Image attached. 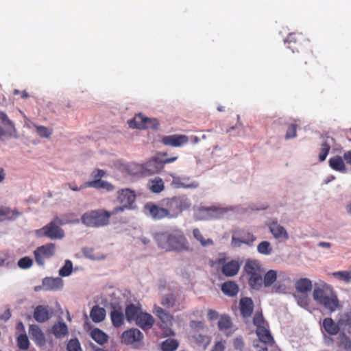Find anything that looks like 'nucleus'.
I'll use <instances>...</instances> for the list:
<instances>
[{
    "label": "nucleus",
    "instance_id": "61",
    "mask_svg": "<svg viewBox=\"0 0 351 351\" xmlns=\"http://www.w3.org/2000/svg\"><path fill=\"white\" fill-rule=\"evenodd\" d=\"M207 315L208 319L210 321H214L219 317L217 311L213 309H208Z\"/></svg>",
    "mask_w": 351,
    "mask_h": 351
},
{
    "label": "nucleus",
    "instance_id": "20",
    "mask_svg": "<svg viewBox=\"0 0 351 351\" xmlns=\"http://www.w3.org/2000/svg\"><path fill=\"white\" fill-rule=\"evenodd\" d=\"M337 319L341 331L351 335V310L339 314Z\"/></svg>",
    "mask_w": 351,
    "mask_h": 351
},
{
    "label": "nucleus",
    "instance_id": "29",
    "mask_svg": "<svg viewBox=\"0 0 351 351\" xmlns=\"http://www.w3.org/2000/svg\"><path fill=\"white\" fill-rule=\"evenodd\" d=\"M322 327L324 330L330 335H336L341 331L339 326L338 319L335 322L332 318L327 317L324 319L322 322Z\"/></svg>",
    "mask_w": 351,
    "mask_h": 351
},
{
    "label": "nucleus",
    "instance_id": "30",
    "mask_svg": "<svg viewBox=\"0 0 351 351\" xmlns=\"http://www.w3.org/2000/svg\"><path fill=\"white\" fill-rule=\"evenodd\" d=\"M240 268L239 263L236 261H231L225 263L221 267V272L226 276H235Z\"/></svg>",
    "mask_w": 351,
    "mask_h": 351
},
{
    "label": "nucleus",
    "instance_id": "42",
    "mask_svg": "<svg viewBox=\"0 0 351 351\" xmlns=\"http://www.w3.org/2000/svg\"><path fill=\"white\" fill-rule=\"evenodd\" d=\"M52 331L56 337L62 338L68 333V328L65 323L58 322L53 326Z\"/></svg>",
    "mask_w": 351,
    "mask_h": 351
},
{
    "label": "nucleus",
    "instance_id": "10",
    "mask_svg": "<svg viewBox=\"0 0 351 351\" xmlns=\"http://www.w3.org/2000/svg\"><path fill=\"white\" fill-rule=\"evenodd\" d=\"M256 239V237L248 230L238 229L232 233L231 245L234 247H239L242 244L252 246Z\"/></svg>",
    "mask_w": 351,
    "mask_h": 351
},
{
    "label": "nucleus",
    "instance_id": "50",
    "mask_svg": "<svg viewBox=\"0 0 351 351\" xmlns=\"http://www.w3.org/2000/svg\"><path fill=\"white\" fill-rule=\"evenodd\" d=\"M193 339L195 342L200 346H203L204 348L209 344L210 340L208 336L201 334H195L193 335Z\"/></svg>",
    "mask_w": 351,
    "mask_h": 351
},
{
    "label": "nucleus",
    "instance_id": "57",
    "mask_svg": "<svg viewBox=\"0 0 351 351\" xmlns=\"http://www.w3.org/2000/svg\"><path fill=\"white\" fill-rule=\"evenodd\" d=\"M297 125L296 124H291L289 125L287 133L285 135L286 139L295 138L297 135Z\"/></svg>",
    "mask_w": 351,
    "mask_h": 351
},
{
    "label": "nucleus",
    "instance_id": "44",
    "mask_svg": "<svg viewBox=\"0 0 351 351\" xmlns=\"http://www.w3.org/2000/svg\"><path fill=\"white\" fill-rule=\"evenodd\" d=\"M277 279V273L274 270L268 271L263 278V284L265 287H269L272 285Z\"/></svg>",
    "mask_w": 351,
    "mask_h": 351
},
{
    "label": "nucleus",
    "instance_id": "36",
    "mask_svg": "<svg viewBox=\"0 0 351 351\" xmlns=\"http://www.w3.org/2000/svg\"><path fill=\"white\" fill-rule=\"evenodd\" d=\"M221 291L225 295L233 297L238 293L239 287L233 281H227L222 284Z\"/></svg>",
    "mask_w": 351,
    "mask_h": 351
},
{
    "label": "nucleus",
    "instance_id": "48",
    "mask_svg": "<svg viewBox=\"0 0 351 351\" xmlns=\"http://www.w3.org/2000/svg\"><path fill=\"white\" fill-rule=\"evenodd\" d=\"M18 347L23 350H26L29 348V341L25 333L21 334L16 339Z\"/></svg>",
    "mask_w": 351,
    "mask_h": 351
},
{
    "label": "nucleus",
    "instance_id": "26",
    "mask_svg": "<svg viewBox=\"0 0 351 351\" xmlns=\"http://www.w3.org/2000/svg\"><path fill=\"white\" fill-rule=\"evenodd\" d=\"M240 312L243 317L251 316L254 309V302L250 298H242L239 302Z\"/></svg>",
    "mask_w": 351,
    "mask_h": 351
},
{
    "label": "nucleus",
    "instance_id": "37",
    "mask_svg": "<svg viewBox=\"0 0 351 351\" xmlns=\"http://www.w3.org/2000/svg\"><path fill=\"white\" fill-rule=\"evenodd\" d=\"M84 187H93L95 189H105L108 191L114 189V186L107 181L102 180H92L84 184Z\"/></svg>",
    "mask_w": 351,
    "mask_h": 351
},
{
    "label": "nucleus",
    "instance_id": "27",
    "mask_svg": "<svg viewBox=\"0 0 351 351\" xmlns=\"http://www.w3.org/2000/svg\"><path fill=\"white\" fill-rule=\"evenodd\" d=\"M256 333L261 342L269 346L274 343V338L268 328V325L256 328Z\"/></svg>",
    "mask_w": 351,
    "mask_h": 351
},
{
    "label": "nucleus",
    "instance_id": "45",
    "mask_svg": "<svg viewBox=\"0 0 351 351\" xmlns=\"http://www.w3.org/2000/svg\"><path fill=\"white\" fill-rule=\"evenodd\" d=\"M330 144L328 142V138L321 144L320 151L319 154V159L321 162L326 160L330 150Z\"/></svg>",
    "mask_w": 351,
    "mask_h": 351
},
{
    "label": "nucleus",
    "instance_id": "60",
    "mask_svg": "<svg viewBox=\"0 0 351 351\" xmlns=\"http://www.w3.org/2000/svg\"><path fill=\"white\" fill-rule=\"evenodd\" d=\"M234 347L237 350H241L244 347V342L241 337H237L234 340Z\"/></svg>",
    "mask_w": 351,
    "mask_h": 351
},
{
    "label": "nucleus",
    "instance_id": "63",
    "mask_svg": "<svg viewBox=\"0 0 351 351\" xmlns=\"http://www.w3.org/2000/svg\"><path fill=\"white\" fill-rule=\"evenodd\" d=\"M224 345L221 342L219 341L215 344L211 351H224Z\"/></svg>",
    "mask_w": 351,
    "mask_h": 351
},
{
    "label": "nucleus",
    "instance_id": "5",
    "mask_svg": "<svg viewBox=\"0 0 351 351\" xmlns=\"http://www.w3.org/2000/svg\"><path fill=\"white\" fill-rule=\"evenodd\" d=\"M65 223L66 222L58 217H56L52 221L47 223L41 229L38 230L36 234L39 237H46L51 239H61L64 237V232L60 226Z\"/></svg>",
    "mask_w": 351,
    "mask_h": 351
},
{
    "label": "nucleus",
    "instance_id": "7",
    "mask_svg": "<svg viewBox=\"0 0 351 351\" xmlns=\"http://www.w3.org/2000/svg\"><path fill=\"white\" fill-rule=\"evenodd\" d=\"M245 271L250 276L248 283L251 288L259 289L263 285V271L259 264L254 261H247Z\"/></svg>",
    "mask_w": 351,
    "mask_h": 351
},
{
    "label": "nucleus",
    "instance_id": "41",
    "mask_svg": "<svg viewBox=\"0 0 351 351\" xmlns=\"http://www.w3.org/2000/svg\"><path fill=\"white\" fill-rule=\"evenodd\" d=\"M90 336L94 341L100 345H103L108 341V335L101 330L96 328L91 330Z\"/></svg>",
    "mask_w": 351,
    "mask_h": 351
},
{
    "label": "nucleus",
    "instance_id": "62",
    "mask_svg": "<svg viewBox=\"0 0 351 351\" xmlns=\"http://www.w3.org/2000/svg\"><path fill=\"white\" fill-rule=\"evenodd\" d=\"M9 254L6 252H0V266H2L8 259Z\"/></svg>",
    "mask_w": 351,
    "mask_h": 351
},
{
    "label": "nucleus",
    "instance_id": "6",
    "mask_svg": "<svg viewBox=\"0 0 351 351\" xmlns=\"http://www.w3.org/2000/svg\"><path fill=\"white\" fill-rule=\"evenodd\" d=\"M313 298L320 305L330 312L335 311L339 307V300L336 295L329 294L322 289L317 288L313 291Z\"/></svg>",
    "mask_w": 351,
    "mask_h": 351
},
{
    "label": "nucleus",
    "instance_id": "1",
    "mask_svg": "<svg viewBox=\"0 0 351 351\" xmlns=\"http://www.w3.org/2000/svg\"><path fill=\"white\" fill-rule=\"evenodd\" d=\"M154 239L158 247L166 252H180L190 250L189 243L180 229L156 233Z\"/></svg>",
    "mask_w": 351,
    "mask_h": 351
},
{
    "label": "nucleus",
    "instance_id": "39",
    "mask_svg": "<svg viewBox=\"0 0 351 351\" xmlns=\"http://www.w3.org/2000/svg\"><path fill=\"white\" fill-rule=\"evenodd\" d=\"M149 189L155 193H159L165 189L164 182L162 178L156 177L149 180L147 184Z\"/></svg>",
    "mask_w": 351,
    "mask_h": 351
},
{
    "label": "nucleus",
    "instance_id": "15",
    "mask_svg": "<svg viewBox=\"0 0 351 351\" xmlns=\"http://www.w3.org/2000/svg\"><path fill=\"white\" fill-rule=\"evenodd\" d=\"M170 176L172 178L171 186L174 189H196L199 186V183L193 181L188 176H178L173 173Z\"/></svg>",
    "mask_w": 351,
    "mask_h": 351
},
{
    "label": "nucleus",
    "instance_id": "22",
    "mask_svg": "<svg viewBox=\"0 0 351 351\" xmlns=\"http://www.w3.org/2000/svg\"><path fill=\"white\" fill-rule=\"evenodd\" d=\"M221 210L216 206L202 207L199 209V219L202 220H210L217 218Z\"/></svg>",
    "mask_w": 351,
    "mask_h": 351
},
{
    "label": "nucleus",
    "instance_id": "14",
    "mask_svg": "<svg viewBox=\"0 0 351 351\" xmlns=\"http://www.w3.org/2000/svg\"><path fill=\"white\" fill-rule=\"evenodd\" d=\"M143 334L137 328H131L124 331L121 335V341L127 345H134L135 347L141 343Z\"/></svg>",
    "mask_w": 351,
    "mask_h": 351
},
{
    "label": "nucleus",
    "instance_id": "46",
    "mask_svg": "<svg viewBox=\"0 0 351 351\" xmlns=\"http://www.w3.org/2000/svg\"><path fill=\"white\" fill-rule=\"evenodd\" d=\"M332 276L339 280L349 283L351 282V270L350 271H339L332 274Z\"/></svg>",
    "mask_w": 351,
    "mask_h": 351
},
{
    "label": "nucleus",
    "instance_id": "8",
    "mask_svg": "<svg viewBox=\"0 0 351 351\" xmlns=\"http://www.w3.org/2000/svg\"><path fill=\"white\" fill-rule=\"evenodd\" d=\"M145 213L152 218L154 220H162L163 219H169V215L167 206L163 199L159 204L154 202H147L144 206Z\"/></svg>",
    "mask_w": 351,
    "mask_h": 351
},
{
    "label": "nucleus",
    "instance_id": "12",
    "mask_svg": "<svg viewBox=\"0 0 351 351\" xmlns=\"http://www.w3.org/2000/svg\"><path fill=\"white\" fill-rule=\"evenodd\" d=\"M129 127L132 129H147L148 128H157L159 123L155 119H152L143 117L141 114L136 115L128 121Z\"/></svg>",
    "mask_w": 351,
    "mask_h": 351
},
{
    "label": "nucleus",
    "instance_id": "25",
    "mask_svg": "<svg viewBox=\"0 0 351 351\" xmlns=\"http://www.w3.org/2000/svg\"><path fill=\"white\" fill-rule=\"evenodd\" d=\"M20 215L21 213L16 209H11L8 206H0V222L15 220Z\"/></svg>",
    "mask_w": 351,
    "mask_h": 351
},
{
    "label": "nucleus",
    "instance_id": "55",
    "mask_svg": "<svg viewBox=\"0 0 351 351\" xmlns=\"http://www.w3.org/2000/svg\"><path fill=\"white\" fill-rule=\"evenodd\" d=\"M67 351H82L80 343L77 339H71L66 346Z\"/></svg>",
    "mask_w": 351,
    "mask_h": 351
},
{
    "label": "nucleus",
    "instance_id": "16",
    "mask_svg": "<svg viewBox=\"0 0 351 351\" xmlns=\"http://www.w3.org/2000/svg\"><path fill=\"white\" fill-rule=\"evenodd\" d=\"M55 250L56 245L53 243H47L37 247L34 252L36 263L38 265H43L44 258L51 257L55 253Z\"/></svg>",
    "mask_w": 351,
    "mask_h": 351
},
{
    "label": "nucleus",
    "instance_id": "33",
    "mask_svg": "<svg viewBox=\"0 0 351 351\" xmlns=\"http://www.w3.org/2000/svg\"><path fill=\"white\" fill-rule=\"evenodd\" d=\"M141 312L140 306L130 304L125 310V317L128 322L136 321Z\"/></svg>",
    "mask_w": 351,
    "mask_h": 351
},
{
    "label": "nucleus",
    "instance_id": "64",
    "mask_svg": "<svg viewBox=\"0 0 351 351\" xmlns=\"http://www.w3.org/2000/svg\"><path fill=\"white\" fill-rule=\"evenodd\" d=\"M343 159L348 165L351 166V149L344 152Z\"/></svg>",
    "mask_w": 351,
    "mask_h": 351
},
{
    "label": "nucleus",
    "instance_id": "13",
    "mask_svg": "<svg viewBox=\"0 0 351 351\" xmlns=\"http://www.w3.org/2000/svg\"><path fill=\"white\" fill-rule=\"evenodd\" d=\"M14 132L15 128L13 122L5 112L0 111V138L4 140L11 137Z\"/></svg>",
    "mask_w": 351,
    "mask_h": 351
},
{
    "label": "nucleus",
    "instance_id": "58",
    "mask_svg": "<svg viewBox=\"0 0 351 351\" xmlns=\"http://www.w3.org/2000/svg\"><path fill=\"white\" fill-rule=\"evenodd\" d=\"M105 174L106 172L104 170L96 169L92 172L91 176L94 178V180H101V178L104 177Z\"/></svg>",
    "mask_w": 351,
    "mask_h": 351
},
{
    "label": "nucleus",
    "instance_id": "28",
    "mask_svg": "<svg viewBox=\"0 0 351 351\" xmlns=\"http://www.w3.org/2000/svg\"><path fill=\"white\" fill-rule=\"evenodd\" d=\"M63 286L62 280L60 278H45L43 280V287L47 291H56Z\"/></svg>",
    "mask_w": 351,
    "mask_h": 351
},
{
    "label": "nucleus",
    "instance_id": "11",
    "mask_svg": "<svg viewBox=\"0 0 351 351\" xmlns=\"http://www.w3.org/2000/svg\"><path fill=\"white\" fill-rule=\"evenodd\" d=\"M285 42L287 43V47L294 53L299 52L300 50L307 47L310 45V40L302 33H290Z\"/></svg>",
    "mask_w": 351,
    "mask_h": 351
},
{
    "label": "nucleus",
    "instance_id": "3",
    "mask_svg": "<svg viewBox=\"0 0 351 351\" xmlns=\"http://www.w3.org/2000/svg\"><path fill=\"white\" fill-rule=\"evenodd\" d=\"M166 152L160 153L158 156L152 157L147 162L141 165L139 171L143 176H150L160 173L165 168V165L171 163L178 160V156H175L162 159L160 156H166Z\"/></svg>",
    "mask_w": 351,
    "mask_h": 351
},
{
    "label": "nucleus",
    "instance_id": "17",
    "mask_svg": "<svg viewBox=\"0 0 351 351\" xmlns=\"http://www.w3.org/2000/svg\"><path fill=\"white\" fill-rule=\"evenodd\" d=\"M161 142L165 145L177 147L186 144L189 142V138L183 134H173L163 136Z\"/></svg>",
    "mask_w": 351,
    "mask_h": 351
},
{
    "label": "nucleus",
    "instance_id": "40",
    "mask_svg": "<svg viewBox=\"0 0 351 351\" xmlns=\"http://www.w3.org/2000/svg\"><path fill=\"white\" fill-rule=\"evenodd\" d=\"M194 239L199 243L202 247L213 245L214 242L211 239H205L203 234L198 228H194L192 231Z\"/></svg>",
    "mask_w": 351,
    "mask_h": 351
},
{
    "label": "nucleus",
    "instance_id": "54",
    "mask_svg": "<svg viewBox=\"0 0 351 351\" xmlns=\"http://www.w3.org/2000/svg\"><path fill=\"white\" fill-rule=\"evenodd\" d=\"M17 264L21 269H27L32 267L33 261L29 256H25L19 259Z\"/></svg>",
    "mask_w": 351,
    "mask_h": 351
},
{
    "label": "nucleus",
    "instance_id": "4",
    "mask_svg": "<svg viewBox=\"0 0 351 351\" xmlns=\"http://www.w3.org/2000/svg\"><path fill=\"white\" fill-rule=\"evenodd\" d=\"M111 211L104 209L93 210L84 213L81 217L82 222L89 227H103L109 224L110 218L114 215Z\"/></svg>",
    "mask_w": 351,
    "mask_h": 351
},
{
    "label": "nucleus",
    "instance_id": "59",
    "mask_svg": "<svg viewBox=\"0 0 351 351\" xmlns=\"http://www.w3.org/2000/svg\"><path fill=\"white\" fill-rule=\"evenodd\" d=\"M297 300L300 306L305 308L308 306L309 300L306 295L298 296Z\"/></svg>",
    "mask_w": 351,
    "mask_h": 351
},
{
    "label": "nucleus",
    "instance_id": "9",
    "mask_svg": "<svg viewBox=\"0 0 351 351\" xmlns=\"http://www.w3.org/2000/svg\"><path fill=\"white\" fill-rule=\"evenodd\" d=\"M136 195L132 191L128 189L119 191L117 200L121 206H117L112 209V213L117 215L124 212L125 210L132 209L133 208L132 204L134 203Z\"/></svg>",
    "mask_w": 351,
    "mask_h": 351
},
{
    "label": "nucleus",
    "instance_id": "24",
    "mask_svg": "<svg viewBox=\"0 0 351 351\" xmlns=\"http://www.w3.org/2000/svg\"><path fill=\"white\" fill-rule=\"evenodd\" d=\"M273 236L279 240L285 241L289 239V234L285 228L279 225L277 221H272L269 226Z\"/></svg>",
    "mask_w": 351,
    "mask_h": 351
},
{
    "label": "nucleus",
    "instance_id": "38",
    "mask_svg": "<svg viewBox=\"0 0 351 351\" xmlns=\"http://www.w3.org/2000/svg\"><path fill=\"white\" fill-rule=\"evenodd\" d=\"M295 289L299 293H306L312 289V282L306 278H300L295 282Z\"/></svg>",
    "mask_w": 351,
    "mask_h": 351
},
{
    "label": "nucleus",
    "instance_id": "31",
    "mask_svg": "<svg viewBox=\"0 0 351 351\" xmlns=\"http://www.w3.org/2000/svg\"><path fill=\"white\" fill-rule=\"evenodd\" d=\"M153 313L161 320V322L168 326L171 324L173 320V316L163 308L160 306L155 305L154 306Z\"/></svg>",
    "mask_w": 351,
    "mask_h": 351
},
{
    "label": "nucleus",
    "instance_id": "2",
    "mask_svg": "<svg viewBox=\"0 0 351 351\" xmlns=\"http://www.w3.org/2000/svg\"><path fill=\"white\" fill-rule=\"evenodd\" d=\"M165 203L169 213V219L178 218L183 212L189 210L192 206L190 198L184 194L166 197Z\"/></svg>",
    "mask_w": 351,
    "mask_h": 351
},
{
    "label": "nucleus",
    "instance_id": "23",
    "mask_svg": "<svg viewBox=\"0 0 351 351\" xmlns=\"http://www.w3.org/2000/svg\"><path fill=\"white\" fill-rule=\"evenodd\" d=\"M135 322L136 325L145 330L152 328L154 324V319L152 315L142 311Z\"/></svg>",
    "mask_w": 351,
    "mask_h": 351
},
{
    "label": "nucleus",
    "instance_id": "53",
    "mask_svg": "<svg viewBox=\"0 0 351 351\" xmlns=\"http://www.w3.org/2000/svg\"><path fill=\"white\" fill-rule=\"evenodd\" d=\"M37 134L42 138H49L52 134V130H49L43 125L36 126Z\"/></svg>",
    "mask_w": 351,
    "mask_h": 351
},
{
    "label": "nucleus",
    "instance_id": "56",
    "mask_svg": "<svg viewBox=\"0 0 351 351\" xmlns=\"http://www.w3.org/2000/svg\"><path fill=\"white\" fill-rule=\"evenodd\" d=\"M253 324L256 326V328L268 325L261 313H255L253 317Z\"/></svg>",
    "mask_w": 351,
    "mask_h": 351
},
{
    "label": "nucleus",
    "instance_id": "43",
    "mask_svg": "<svg viewBox=\"0 0 351 351\" xmlns=\"http://www.w3.org/2000/svg\"><path fill=\"white\" fill-rule=\"evenodd\" d=\"M179 346L178 341L174 339H167L161 344L162 351H175Z\"/></svg>",
    "mask_w": 351,
    "mask_h": 351
},
{
    "label": "nucleus",
    "instance_id": "32",
    "mask_svg": "<svg viewBox=\"0 0 351 351\" xmlns=\"http://www.w3.org/2000/svg\"><path fill=\"white\" fill-rule=\"evenodd\" d=\"M343 160V157L342 158L339 156H335L330 158L328 162L330 167L332 169L341 173H346L347 169Z\"/></svg>",
    "mask_w": 351,
    "mask_h": 351
},
{
    "label": "nucleus",
    "instance_id": "35",
    "mask_svg": "<svg viewBox=\"0 0 351 351\" xmlns=\"http://www.w3.org/2000/svg\"><path fill=\"white\" fill-rule=\"evenodd\" d=\"M110 315L114 327L119 328L124 324V315L120 308L112 311Z\"/></svg>",
    "mask_w": 351,
    "mask_h": 351
},
{
    "label": "nucleus",
    "instance_id": "18",
    "mask_svg": "<svg viewBox=\"0 0 351 351\" xmlns=\"http://www.w3.org/2000/svg\"><path fill=\"white\" fill-rule=\"evenodd\" d=\"M53 315V311L49 306L38 305L34 311V318L37 322L44 323L49 320Z\"/></svg>",
    "mask_w": 351,
    "mask_h": 351
},
{
    "label": "nucleus",
    "instance_id": "34",
    "mask_svg": "<svg viewBox=\"0 0 351 351\" xmlns=\"http://www.w3.org/2000/svg\"><path fill=\"white\" fill-rule=\"evenodd\" d=\"M90 317L95 323L101 322L106 317V310L98 305H95L90 310Z\"/></svg>",
    "mask_w": 351,
    "mask_h": 351
},
{
    "label": "nucleus",
    "instance_id": "21",
    "mask_svg": "<svg viewBox=\"0 0 351 351\" xmlns=\"http://www.w3.org/2000/svg\"><path fill=\"white\" fill-rule=\"evenodd\" d=\"M218 328L220 331H223L227 336L230 335L234 330H232L233 324L231 317L226 314L219 316L217 323Z\"/></svg>",
    "mask_w": 351,
    "mask_h": 351
},
{
    "label": "nucleus",
    "instance_id": "49",
    "mask_svg": "<svg viewBox=\"0 0 351 351\" xmlns=\"http://www.w3.org/2000/svg\"><path fill=\"white\" fill-rule=\"evenodd\" d=\"M176 302V297L175 295L172 293L167 294L165 295L162 300L161 304L166 308H171L173 307Z\"/></svg>",
    "mask_w": 351,
    "mask_h": 351
},
{
    "label": "nucleus",
    "instance_id": "19",
    "mask_svg": "<svg viewBox=\"0 0 351 351\" xmlns=\"http://www.w3.org/2000/svg\"><path fill=\"white\" fill-rule=\"evenodd\" d=\"M29 334L32 339L38 346H43L45 344V337L40 327L35 324H32L29 327Z\"/></svg>",
    "mask_w": 351,
    "mask_h": 351
},
{
    "label": "nucleus",
    "instance_id": "47",
    "mask_svg": "<svg viewBox=\"0 0 351 351\" xmlns=\"http://www.w3.org/2000/svg\"><path fill=\"white\" fill-rule=\"evenodd\" d=\"M345 333L342 332L339 335L338 346L344 350H349L351 348V340Z\"/></svg>",
    "mask_w": 351,
    "mask_h": 351
},
{
    "label": "nucleus",
    "instance_id": "51",
    "mask_svg": "<svg viewBox=\"0 0 351 351\" xmlns=\"http://www.w3.org/2000/svg\"><path fill=\"white\" fill-rule=\"evenodd\" d=\"M257 250L262 254L268 255L271 254L272 248L268 241H262L257 246Z\"/></svg>",
    "mask_w": 351,
    "mask_h": 351
},
{
    "label": "nucleus",
    "instance_id": "52",
    "mask_svg": "<svg viewBox=\"0 0 351 351\" xmlns=\"http://www.w3.org/2000/svg\"><path fill=\"white\" fill-rule=\"evenodd\" d=\"M73 270V265L71 261H66L64 265L60 269L59 274L61 276H69Z\"/></svg>",
    "mask_w": 351,
    "mask_h": 351
}]
</instances>
